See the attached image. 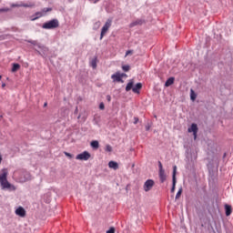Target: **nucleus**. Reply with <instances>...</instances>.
<instances>
[{
	"label": "nucleus",
	"instance_id": "19",
	"mask_svg": "<svg viewBox=\"0 0 233 233\" xmlns=\"http://www.w3.org/2000/svg\"><path fill=\"white\" fill-rule=\"evenodd\" d=\"M226 216H230L232 214V207L229 205H225Z\"/></svg>",
	"mask_w": 233,
	"mask_h": 233
},
{
	"label": "nucleus",
	"instance_id": "15",
	"mask_svg": "<svg viewBox=\"0 0 233 233\" xmlns=\"http://www.w3.org/2000/svg\"><path fill=\"white\" fill-rule=\"evenodd\" d=\"M140 88H143V84L137 83L135 86H133L132 91L134 94H139Z\"/></svg>",
	"mask_w": 233,
	"mask_h": 233
},
{
	"label": "nucleus",
	"instance_id": "24",
	"mask_svg": "<svg viewBox=\"0 0 233 233\" xmlns=\"http://www.w3.org/2000/svg\"><path fill=\"white\" fill-rule=\"evenodd\" d=\"M99 26H101V22L97 21L94 24L93 30H98Z\"/></svg>",
	"mask_w": 233,
	"mask_h": 233
},
{
	"label": "nucleus",
	"instance_id": "13",
	"mask_svg": "<svg viewBox=\"0 0 233 233\" xmlns=\"http://www.w3.org/2000/svg\"><path fill=\"white\" fill-rule=\"evenodd\" d=\"M15 212L16 216H19L20 218H25V216H26V211L23 208V207H19Z\"/></svg>",
	"mask_w": 233,
	"mask_h": 233
},
{
	"label": "nucleus",
	"instance_id": "29",
	"mask_svg": "<svg viewBox=\"0 0 233 233\" xmlns=\"http://www.w3.org/2000/svg\"><path fill=\"white\" fill-rule=\"evenodd\" d=\"M106 152H112V147L110 145L106 146Z\"/></svg>",
	"mask_w": 233,
	"mask_h": 233
},
{
	"label": "nucleus",
	"instance_id": "2",
	"mask_svg": "<svg viewBox=\"0 0 233 233\" xmlns=\"http://www.w3.org/2000/svg\"><path fill=\"white\" fill-rule=\"evenodd\" d=\"M42 28H44V30H54V28H59V20L55 18L46 22L43 24Z\"/></svg>",
	"mask_w": 233,
	"mask_h": 233
},
{
	"label": "nucleus",
	"instance_id": "1",
	"mask_svg": "<svg viewBox=\"0 0 233 233\" xmlns=\"http://www.w3.org/2000/svg\"><path fill=\"white\" fill-rule=\"evenodd\" d=\"M0 172V185L2 187V190H9L10 192L15 191V186L8 182V169L3 168Z\"/></svg>",
	"mask_w": 233,
	"mask_h": 233
},
{
	"label": "nucleus",
	"instance_id": "37",
	"mask_svg": "<svg viewBox=\"0 0 233 233\" xmlns=\"http://www.w3.org/2000/svg\"><path fill=\"white\" fill-rule=\"evenodd\" d=\"M89 1H92L96 5V3H99V1L101 0H89Z\"/></svg>",
	"mask_w": 233,
	"mask_h": 233
},
{
	"label": "nucleus",
	"instance_id": "38",
	"mask_svg": "<svg viewBox=\"0 0 233 233\" xmlns=\"http://www.w3.org/2000/svg\"><path fill=\"white\" fill-rule=\"evenodd\" d=\"M66 156L67 157H72V155H71L70 153H67V152H66Z\"/></svg>",
	"mask_w": 233,
	"mask_h": 233
},
{
	"label": "nucleus",
	"instance_id": "39",
	"mask_svg": "<svg viewBox=\"0 0 233 233\" xmlns=\"http://www.w3.org/2000/svg\"><path fill=\"white\" fill-rule=\"evenodd\" d=\"M1 161H3V156H1L0 154V165H1Z\"/></svg>",
	"mask_w": 233,
	"mask_h": 233
},
{
	"label": "nucleus",
	"instance_id": "6",
	"mask_svg": "<svg viewBox=\"0 0 233 233\" xmlns=\"http://www.w3.org/2000/svg\"><path fill=\"white\" fill-rule=\"evenodd\" d=\"M11 6L12 8H33V6H35V5L34 3L25 4L20 2L19 4H12Z\"/></svg>",
	"mask_w": 233,
	"mask_h": 233
},
{
	"label": "nucleus",
	"instance_id": "3",
	"mask_svg": "<svg viewBox=\"0 0 233 233\" xmlns=\"http://www.w3.org/2000/svg\"><path fill=\"white\" fill-rule=\"evenodd\" d=\"M111 26H112V19L108 18L101 29L100 41L103 39V37H105V35L106 34V32H108Z\"/></svg>",
	"mask_w": 233,
	"mask_h": 233
},
{
	"label": "nucleus",
	"instance_id": "35",
	"mask_svg": "<svg viewBox=\"0 0 233 233\" xmlns=\"http://www.w3.org/2000/svg\"><path fill=\"white\" fill-rule=\"evenodd\" d=\"M10 9H8V8H2V9H0V12H8Z\"/></svg>",
	"mask_w": 233,
	"mask_h": 233
},
{
	"label": "nucleus",
	"instance_id": "11",
	"mask_svg": "<svg viewBox=\"0 0 233 233\" xmlns=\"http://www.w3.org/2000/svg\"><path fill=\"white\" fill-rule=\"evenodd\" d=\"M187 132H193L194 137H198V125L192 124L190 127H188Z\"/></svg>",
	"mask_w": 233,
	"mask_h": 233
},
{
	"label": "nucleus",
	"instance_id": "42",
	"mask_svg": "<svg viewBox=\"0 0 233 233\" xmlns=\"http://www.w3.org/2000/svg\"><path fill=\"white\" fill-rule=\"evenodd\" d=\"M3 79V76H0V80Z\"/></svg>",
	"mask_w": 233,
	"mask_h": 233
},
{
	"label": "nucleus",
	"instance_id": "23",
	"mask_svg": "<svg viewBox=\"0 0 233 233\" xmlns=\"http://www.w3.org/2000/svg\"><path fill=\"white\" fill-rule=\"evenodd\" d=\"M183 193V187H180L176 195V199H179L181 198V194Z\"/></svg>",
	"mask_w": 233,
	"mask_h": 233
},
{
	"label": "nucleus",
	"instance_id": "41",
	"mask_svg": "<svg viewBox=\"0 0 233 233\" xmlns=\"http://www.w3.org/2000/svg\"><path fill=\"white\" fill-rule=\"evenodd\" d=\"M130 54V51H127L126 56H128Z\"/></svg>",
	"mask_w": 233,
	"mask_h": 233
},
{
	"label": "nucleus",
	"instance_id": "4",
	"mask_svg": "<svg viewBox=\"0 0 233 233\" xmlns=\"http://www.w3.org/2000/svg\"><path fill=\"white\" fill-rule=\"evenodd\" d=\"M158 176L161 183H165L167 181V174H165V169L163 168V164L161 161H158Z\"/></svg>",
	"mask_w": 233,
	"mask_h": 233
},
{
	"label": "nucleus",
	"instance_id": "30",
	"mask_svg": "<svg viewBox=\"0 0 233 233\" xmlns=\"http://www.w3.org/2000/svg\"><path fill=\"white\" fill-rule=\"evenodd\" d=\"M106 233H116V228H110L106 231Z\"/></svg>",
	"mask_w": 233,
	"mask_h": 233
},
{
	"label": "nucleus",
	"instance_id": "16",
	"mask_svg": "<svg viewBox=\"0 0 233 233\" xmlns=\"http://www.w3.org/2000/svg\"><path fill=\"white\" fill-rule=\"evenodd\" d=\"M108 167L109 168H113V170H117V168H119V164H117V162L116 161H109L108 163Z\"/></svg>",
	"mask_w": 233,
	"mask_h": 233
},
{
	"label": "nucleus",
	"instance_id": "26",
	"mask_svg": "<svg viewBox=\"0 0 233 233\" xmlns=\"http://www.w3.org/2000/svg\"><path fill=\"white\" fill-rule=\"evenodd\" d=\"M122 70L124 72H128L130 70V66H128V65L123 66Z\"/></svg>",
	"mask_w": 233,
	"mask_h": 233
},
{
	"label": "nucleus",
	"instance_id": "36",
	"mask_svg": "<svg viewBox=\"0 0 233 233\" xmlns=\"http://www.w3.org/2000/svg\"><path fill=\"white\" fill-rule=\"evenodd\" d=\"M120 76L122 77V79H123V77H127V74H125V73H121L120 74Z\"/></svg>",
	"mask_w": 233,
	"mask_h": 233
},
{
	"label": "nucleus",
	"instance_id": "31",
	"mask_svg": "<svg viewBox=\"0 0 233 233\" xmlns=\"http://www.w3.org/2000/svg\"><path fill=\"white\" fill-rule=\"evenodd\" d=\"M99 108L100 110H105V104L103 102L99 104Z\"/></svg>",
	"mask_w": 233,
	"mask_h": 233
},
{
	"label": "nucleus",
	"instance_id": "14",
	"mask_svg": "<svg viewBox=\"0 0 233 233\" xmlns=\"http://www.w3.org/2000/svg\"><path fill=\"white\" fill-rule=\"evenodd\" d=\"M145 21L143 19H137L134 22H132L129 26L130 28H134V26H137V25H143Z\"/></svg>",
	"mask_w": 233,
	"mask_h": 233
},
{
	"label": "nucleus",
	"instance_id": "40",
	"mask_svg": "<svg viewBox=\"0 0 233 233\" xmlns=\"http://www.w3.org/2000/svg\"><path fill=\"white\" fill-rule=\"evenodd\" d=\"M5 86H6V84H2V87L5 88Z\"/></svg>",
	"mask_w": 233,
	"mask_h": 233
},
{
	"label": "nucleus",
	"instance_id": "28",
	"mask_svg": "<svg viewBox=\"0 0 233 233\" xmlns=\"http://www.w3.org/2000/svg\"><path fill=\"white\" fill-rule=\"evenodd\" d=\"M46 12H52V8H50V7H46V8H44V9L42 10V13H43V14H46Z\"/></svg>",
	"mask_w": 233,
	"mask_h": 233
},
{
	"label": "nucleus",
	"instance_id": "33",
	"mask_svg": "<svg viewBox=\"0 0 233 233\" xmlns=\"http://www.w3.org/2000/svg\"><path fill=\"white\" fill-rule=\"evenodd\" d=\"M151 127H152V126L147 123V124L146 125V130H147V131L150 130Z\"/></svg>",
	"mask_w": 233,
	"mask_h": 233
},
{
	"label": "nucleus",
	"instance_id": "17",
	"mask_svg": "<svg viewBox=\"0 0 233 233\" xmlns=\"http://www.w3.org/2000/svg\"><path fill=\"white\" fill-rule=\"evenodd\" d=\"M43 15H45V14L43 12H36L32 17H31V21H37V19H39V17H43Z\"/></svg>",
	"mask_w": 233,
	"mask_h": 233
},
{
	"label": "nucleus",
	"instance_id": "18",
	"mask_svg": "<svg viewBox=\"0 0 233 233\" xmlns=\"http://www.w3.org/2000/svg\"><path fill=\"white\" fill-rule=\"evenodd\" d=\"M134 88V79L129 80L126 86V92H130Z\"/></svg>",
	"mask_w": 233,
	"mask_h": 233
},
{
	"label": "nucleus",
	"instance_id": "20",
	"mask_svg": "<svg viewBox=\"0 0 233 233\" xmlns=\"http://www.w3.org/2000/svg\"><path fill=\"white\" fill-rule=\"evenodd\" d=\"M174 80H175L174 77H169V78L166 81L165 86H170L171 85H174Z\"/></svg>",
	"mask_w": 233,
	"mask_h": 233
},
{
	"label": "nucleus",
	"instance_id": "27",
	"mask_svg": "<svg viewBox=\"0 0 233 233\" xmlns=\"http://www.w3.org/2000/svg\"><path fill=\"white\" fill-rule=\"evenodd\" d=\"M91 66H92V68H97V64H96V59H93V60L91 61Z\"/></svg>",
	"mask_w": 233,
	"mask_h": 233
},
{
	"label": "nucleus",
	"instance_id": "9",
	"mask_svg": "<svg viewBox=\"0 0 233 233\" xmlns=\"http://www.w3.org/2000/svg\"><path fill=\"white\" fill-rule=\"evenodd\" d=\"M177 172V166H174L173 167V175H172V187H171V192L174 193L175 190H176V183H177V180H176V174Z\"/></svg>",
	"mask_w": 233,
	"mask_h": 233
},
{
	"label": "nucleus",
	"instance_id": "21",
	"mask_svg": "<svg viewBox=\"0 0 233 233\" xmlns=\"http://www.w3.org/2000/svg\"><path fill=\"white\" fill-rule=\"evenodd\" d=\"M92 148H99V142L97 140H93L91 143H90Z\"/></svg>",
	"mask_w": 233,
	"mask_h": 233
},
{
	"label": "nucleus",
	"instance_id": "34",
	"mask_svg": "<svg viewBox=\"0 0 233 233\" xmlns=\"http://www.w3.org/2000/svg\"><path fill=\"white\" fill-rule=\"evenodd\" d=\"M106 99H107L108 103H110V101H112V96H110V95H107Z\"/></svg>",
	"mask_w": 233,
	"mask_h": 233
},
{
	"label": "nucleus",
	"instance_id": "12",
	"mask_svg": "<svg viewBox=\"0 0 233 233\" xmlns=\"http://www.w3.org/2000/svg\"><path fill=\"white\" fill-rule=\"evenodd\" d=\"M113 81H117V83H124L123 78L121 77V73L116 72V74L111 76Z\"/></svg>",
	"mask_w": 233,
	"mask_h": 233
},
{
	"label": "nucleus",
	"instance_id": "5",
	"mask_svg": "<svg viewBox=\"0 0 233 233\" xmlns=\"http://www.w3.org/2000/svg\"><path fill=\"white\" fill-rule=\"evenodd\" d=\"M90 153H88V151H84L80 154H78L76 157V159H77L78 161H88L90 159Z\"/></svg>",
	"mask_w": 233,
	"mask_h": 233
},
{
	"label": "nucleus",
	"instance_id": "22",
	"mask_svg": "<svg viewBox=\"0 0 233 233\" xmlns=\"http://www.w3.org/2000/svg\"><path fill=\"white\" fill-rule=\"evenodd\" d=\"M21 68L19 64H13L12 72H17Z\"/></svg>",
	"mask_w": 233,
	"mask_h": 233
},
{
	"label": "nucleus",
	"instance_id": "44",
	"mask_svg": "<svg viewBox=\"0 0 233 233\" xmlns=\"http://www.w3.org/2000/svg\"><path fill=\"white\" fill-rule=\"evenodd\" d=\"M76 112H77V107H76Z\"/></svg>",
	"mask_w": 233,
	"mask_h": 233
},
{
	"label": "nucleus",
	"instance_id": "25",
	"mask_svg": "<svg viewBox=\"0 0 233 233\" xmlns=\"http://www.w3.org/2000/svg\"><path fill=\"white\" fill-rule=\"evenodd\" d=\"M196 97H197L196 93H194V90L191 89V94H190L191 101H196Z\"/></svg>",
	"mask_w": 233,
	"mask_h": 233
},
{
	"label": "nucleus",
	"instance_id": "43",
	"mask_svg": "<svg viewBox=\"0 0 233 233\" xmlns=\"http://www.w3.org/2000/svg\"><path fill=\"white\" fill-rule=\"evenodd\" d=\"M46 105H47V104H46V103H45V104H44V106H46Z\"/></svg>",
	"mask_w": 233,
	"mask_h": 233
},
{
	"label": "nucleus",
	"instance_id": "10",
	"mask_svg": "<svg viewBox=\"0 0 233 233\" xmlns=\"http://www.w3.org/2000/svg\"><path fill=\"white\" fill-rule=\"evenodd\" d=\"M22 176H24V177H20L18 178L19 183H26V181L30 180V173H28V172H24V173L22 174Z\"/></svg>",
	"mask_w": 233,
	"mask_h": 233
},
{
	"label": "nucleus",
	"instance_id": "32",
	"mask_svg": "<svg viewBox=\"0 0 233 233\" xmlns=\"http://www.w3.org/2000/svg\"><path fill=\"white\" fill-rule=\"evenodd\" d=\"M139 123V118L134 117V125H137Z\"/></svg>",
	"mask_w": 233,
	"mask_h": 233
},
{
	"label": "nucleus",
	"instance_id": "7",
	"mask_svg": "<svg viewBox=\"0 0 233 233\" xmlns=\"http://www.w3.org/2000/svg\"><path fill=\"white\" fill-rule=\"evenodd\" d=\"M27 43H30L31 45H34V46H37L39 50H42L43 52H48V48L39 43L35 40H27Z\"/></svg>",
	"mask_w": 233,
	"mask_h": 233
},
{
	"label": "nucleus",
	"instance_id": "8",
	"mask_svg": "<svg viewBox=\"0 0 233 233\" xmlns=\"http://www.w3.org/2000/svg\"><path fill=\"white\" fill-rule=\"evenodd\" d=\"M154 185H155L154 180H152V179H147V180L144 183V190H145V192H149V190H152Z\"/></svg>",
	"mask_w": 233,
	"mask_h": 233
}]
</instances>
